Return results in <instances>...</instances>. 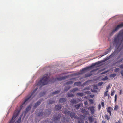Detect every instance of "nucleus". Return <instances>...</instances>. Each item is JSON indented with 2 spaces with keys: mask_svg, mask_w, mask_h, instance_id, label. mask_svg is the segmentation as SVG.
I'll use <instances>...</instances> for the list:
<instances>
[{
  "mask_svg": "<svg viewBox=\"0 0 123 123\" xmlns=\"http://www.w3.org/2000/svg\"><path fill=\"white\" fill-rule=\"evenodd\" d=\"M38 89L37 87L33 91L31 94V95H28L26 97V98L25 99L24 101L22 103V104L20 106L19 109H16L14 112L13 115L12 119L9 122V123H14L15 120V119L17 117L19 113L20 112L21 110L22 109V107H23V105L25 104H26L27 101L29 100L31 98L32 99L36 95V94H35V92Z\"/></svg>",
  "mask_w": 123,
  "mask_h": 123,
  "instance_id": "nucleus-1",
  "label": "nucleus"
},
{
  "mask_svg": "<svg viewBox=\"0 0 123 123\" xmlns=\"http://www.w3.org/2000/svg\"><path fill=\"white\" fill-rule=\"evenodd\" d=\"M113 54H111L109 56L106 58L105 59L103 60L98 61L97 62L93 64L92 65L89 66L87 67L86 68H83L82 69V70L80 71V73H77L74 74V75H79L82 74L84 73L85 71H86L87 70H88L89 69H90L92 68L93 67L95 66L96 65H97L98 66V65L101 63L105 62L107 60L110 59L111 57L112 56Z\"/></svg>",
  "mask_w": 123,
  "mask_h": 123,
  "instance_id": "nucleus-2",
  "label": "nucleus"
},
{
  "mask_svg": "<svg viewBox=\"0 0 123 123\" xmlns=\"http://www.w3.org/2000/svg\"><path fill=\"white\" fill-rule=\"evenodd\" d=\"M123 40V29L119 32L114 40V44H116V47L118 49Z\"/></svg>",
  "mask_w": 123,
  "mask_h": 123,
  "instance_id": "nucleus-3",
  "label": "nucleus"
},
{
  "mask_svg": "<svg viewBox=\"0 0 123 123\" xmlns=\"http://www.w3.org/2000/svg\"><path fill=\"white\" fill-rule=\"evenodd\" d=\"M49 78V76L48 74L44 75L43 77L36 84L35 86H40L41 87L49 83V82L48 81Z\"/></svg>",
  "mask_w": 123,
  "mask_h": 123,
  "instance_id": "nucleus-4",
  "label": "nucleus"
},
{
  "mask_svg": "<svg viewBox=\"0 0 123 123\" xmlns=\"http://www.w3.org/2000/svg\"><path fill=\"white\" fill-rule=\"evenodd\" d=\"M123 26V23L118 25L116 28L113 29L112 32L110 34V36L112 35L113 33L118 30L119 28Z\"/></svg>",
  "mask_w": 123,
  "mask_h": 123,
  "instance_id": "nucleus-5",
  "label": "nucleus"
},
{
  "mask_svg": "<svg viewBox=\"0 0 123 123\" xmlns=\"http://www.w3.org/2000/svg\"><path fill=\"white\" fill-rule=\"evenodd\" d=\"M67 77L66 76H64L63 77L58 78L56 79L52 78L50 81L53 83L56 81H61L65 79Z\"/></svg>",
  "mask_w": 123,
  "mask_h": 123,
  "instance_id": "nucleus-6",
  "label": "nucleus"
},
{
  "mask_svg": "<svg viewBox=\"0 0 123 123\" xmlns=\"http://www.w3.org/2000/svg\"><path fill=\"white\" fill-rule=\"evenodd\" d=\"M91 112V114H93L95 112V107L93 106H91L87 108Z\"/></svg>",
  "mask_w": 123,
  "mask_h": 123,
  "instance_id": "nucleus-7",
  "label": "nucleus"
},
{
  "mask_svg": "<svg viewBox=\"0 0 123 123\" xmlns=\"http://www.w3.org/2000/svg\"><path fill=\"white\" fill-rule=\"evenodd\" d=\"M61 117V114L60 113H58L57 116L56 117H54L53 119H54V121L55 122L59 120V119Z\"/></svg>",
  "mask_w": 123,
  "mask_h": 123,
  "instance_id": "nucleus-8",
  "label": "nucleus"
},
{
  "mask_svg": "<svg viewBox=\"0 0 123 123\" xmlns=\"http://www.w3.org/2000/svg\"><path fill=\"white\" fill-rule=\"evenodd\" d=\"M70 116L72 118H76L78 117L75 113L71 112L70 114Z\"/></svg>",
  "mask_w": 123,
  "mask_h": 123,
  "instance_id": "nucleus-9",
  "label": "nucleus"
},
{
  "mask_svg": "<svg viewBox=\"0 0 123 123\" xmlns=\"http://www.w3.org/2000/svg\"><path fill=\"white\" fill-rule=\"evenodd\" d=\"M31 106L29 105L28 106L26 109L25 111V112L24 116H25L27 113L31 109Z\"/></svg>",
  "mask_w": 123,
  "mask_h": 123,
  "instance_id": "nucleus-10",
  "label": "nucleus"
},
{
  "mask_svg": "<svg viewBox=\"0 0 123 123\" xmlns=\"http://www.w3.org/2000/svg\"><path fill=\"white\" fill-rule=\"evenodd\" d=\"M81 112L86 115H87L89 113V112L85 109L82 108L81 109Z\"/></svg>",
  "mask_w": 123,
  "mask_h": 123,
  "instance_id": "nucleus-11",
  "label": "nucleus"
},
{
  "mask_svg": "<svg viewBox=\"0 0 123 123\" xmlns=\"http://www.w3.org/2000/svg\"><path fill=\"white\" fill-rule=\"evenodd\" d=\"M113 109L110 107H108L107 109V111L110 114L111 116V111H112Z\"/></svg>",
  "mask_w": 123,
  "mask_h": 123,
  "instance_id": "nucleus-12",
  "label": "nucleus"
},
{
  "mask_svg": "<svg viewBox=\"0 0 123 123\" xmlns=\"http://www.w3.org/2000/svg\"><path fill=\"white\" fill-rule=\"evenodd\" d=\"M64 112L65 114L67 115L70 114L71 112L70 111H68L66 109H65L64 111Z\"/></svg>",
  "mask_w": 123,
  "mask_h": 123,
  "instance_id": "nucleus-13",
  "label": "nucleus"
},
{
  "mask_svg": "<svg viewBox=\"0 0 123 123\" xmlns=\"http://www.w3.org/2000/svg\"><path fill=\"white\" fill-rule=\"evenodd\" d=\"M62 106L61 105H56L55 107V109L56 110H58L61 109L62 108Z\"/></svg>",
  "mask_w": 123,
  "mask_h": 123,
  "instance_id": "nucleus-14",
  "label": "nucleus"
},
{
  "mask_svg": "<svg viewBox=\"0 0 123 123\" xmlns=\"http://www.w3.org/2000/svg\"><path fill=\"white\" fill-rule=\"evenodd\" d=\"M66 99L64 98H61L59 100V102L60 103H62L66 101Z\"/></svg>",
  "mask_w": 123,
  "mask_h": 123,
  "instance_id": "nucleus-15",
  "label": "nucleus"
},
{
  "mask_svg": "<svg viewBox=\"0 0 123 123\" xmlns=\"http://www.w3.org/2000/svg\"><path fill=\"white\" fill-rule=\"evenodd\" d=\"M81 83L80 82H75L74 84V85L75 86H80L81 85Z\"/></svg>",
  "mask_w": 123,
  "mask_h": 123,
  "instance_id": "nucleus-16",
  "label": "nucleus"
},
{
  "mask_svg": "<svg viewBox=\"0 0 123 123\" xmlns=\"http://www.w3.org/2000/svg\"><path fill=\"white\" fill-rule=\"evenodd\" d=\"M79 91L78 89L77 88H73L70 90V91L72 92H74Z\"/></svg>",
  "mask_w": 123,
  "mask_h": 123,
  "instance_id": "nucleus-17",
  "label": "nucleus"
},
{
  "mask_svg": "<svg viewBox=\"0 0 123 123\" xmlns=\"http://www.w3.org/2000/svg\"><path fill=\"white\" fill-rule=\"evenodd\" d=\"M40 104L41 102L39 101H38L35 104V105H34V107L35 108L37 106L39 105Z\"/></svg>",
  "mask_w": 123,
  "mask_h": 123,
  "instance_id": "nucleus-18",
  "label": "nucleus"
},
{
  "mask_svg": "<svg viewBox=\"0 0 123 123\" xmlns=\"http://www.w3.org/2000/svg\"><path fill=\"white\" fill-rule=\"evenodd\" d=\"M63 118L64 119L63 121V122H69L70 120V119L69 118L66 119L65 117H63Z\"/></svg>",
  "mask_w": 123,
  "mask_h": 123,
  "instance_id": "nucleus-19",
  "label": "nucleus"
},
{
  "mask_svg": "<svg viewBox=\"0 0 123 123\" xmlns=\"http://www.w3.org/2000/svg\"><path fill=\"white\" fill-rule=\"evenodd\" d=\"M81 105V104L80 103L78 104L77 105H75L74 108H75L77 109H78Z\"/></svg>",
  "mask_w": 123,
  "mask_h": 123,
  "instance_id": "nucleus-20",
  "label": "nucleus"
},
{
  "mask_svg": "<svg viewBox=\"0 0 123 123\" xmlns=\"http://www.w3.org/2000/svg\"><path fill=\"white\" fill-rule=\"evenodd\" d=\"M70 102L71 104H76L77 103L76 100L74 99L71 100Z\"/></svg>",
  "mask_w": 123,
  "mask_h": 123,
  "instance_id": "nucleus-21",
  "label": "nucleus"
},
{
  "mask_svg": "<svg viewBox=\"0 0 123 123\" xmlns=\"http://www.w3.org/2000/svg\"><path fill=\"white\" fill-rule=\"evenodd\" d=\"M23 115V114H22L19 117L18 120L15 123H20L21 122V118Z\"/></svg>",
  "mask_w": 123,
  "mask_h": 123,
  "instance_id": "nucleus-22",
  "label": "nucleus"
},
{
  "mask_svg": "<svg viewBox=\"0 0 123 123\" xmlns=\"http://www.w3.org/2000/svg\"><path fill=\"white\" fill-rule=\"evenodd\" d=\"M88 120L90 122H92L94 120V118H93L91 117H88Z\"/></svg>",
  "mask_w": 123,
  "mask_h": 123,
  "instance_id": "nucleus-23",
  "label": "nucleus"
},
{
  "mask_svg": "<svg viewBox=\"0 0 123 123\" xmlns=\"http://www.w3.org/2000/svg\"><path fill=\"white\" fill-rule=\"evenodd\" d=\"M73 83V82L72 81H69L65 84V85L72 84Z\"/></svg>",
  "mask_w": 123,
  "mask_h": 123,
  "instance_id": "nucleus-24",
  "label": "nucleus"
},
{
  "mask_svg": "<svg viewBox=\"0 0 123 123\" xmlns=\"http://www.w3.org/2000/svg\"><path fill=\"white\" fill-rule=\"evenodd\" d=\"M70 87H71L70 86H68L66 87L64 89V91H67L70 88Z\"/></svg>",
  "mask_w": 123,
  "mask_h": 123,
  "instance_id": "nucleus-25",
  "label": "nucleus"
},
{
  "mask_svg": "<svg viewBox=\"0 0 123 123\" xmlns=\"http://www.w3.org/2000/svg\"><path fill=\"white\" fill-rule=\"evenodd\" d=\"M84 94L83 93H77L76 94V96H83Z\"/></svg>",
  "mask_w": 123,
  "mask_h": 123,
  "instance_id": "nucleus-26",
  "label": "nucleus"
},
{
  "mask_svg": "<svg viewBox=\"0 0 123 123\" xmlns=\"http://www.w3.org/2000/svg\"><path fill=\"white\" fill-rule=\"evenodd\" d=\"M104 116L105 118L106 119H107L108 120H109L110 119V117L106 114Z\"/></svg>",
  "mask_w": 123,
  "mask_h": 123,
  "instance_id": "nucleus-27",
  "label": "nucleus"
},
{
  "mask_svg": "<svg viewBox=\"0 0 123 123\" xmlns=\"http://www.w3.org/2000/svg\"><path fill=\"white\" fill-rule=\"evenodd\" d=\"M67 95L68 97H72L74 96V95L71 93H68L67 94Z\"/></svg>",
  "mask_w": 123,
  "mask_h": 123,
  "instance_id": "nucleus-28",
  "label": "nucleus"
},
{
  "mask_svg": "<svg viewBox=\"0 0 123 123\" xmlns=\"http://www.w3.org/2000/svg\"><path fill=\"white\" fill-rule=\"evenodd\" d=\"M108 92V90H107L104 93V97H106L107 95Z\"/></svg>",
  "mask_w": 123,
  "mask_h": 123,
  "instance_id": "nucleus-29",
  "label": "nucleus"
},
{
  "mask_svg": "<svg viewBox=\"0 0 123 123\" xmlns=\"http://www.w3.org/2000/svg\"><path fill=\"white\" fill-rule=\"evenodd\" d=\"M115 91L114 90L111 91V96H113L114 95Z\"/></svg>",
  "mask_w": 123,
  "mask_h": 123,
  "instance_id": "nucleus-30",
  "label": "nucleus"
},
{
  "mask_svg": "<svg viewBox=\"0 0 123 123\" xmlns=\"http://www.w3.org/2000/svg\"><path fill=\"white\" fill-rule=\"evenodd\" d=\"M44 114V113L43 112H40L38 114V116H42Z\"/></svg>",
  "mask_w": 123,
  "mask_h": 123,
  "instance_id": "nucleus-31",
  "label": "nucleus"
},
{
  "mask_svg": "<svg viewBox=\"0 0 123 123\" xmlns=\"http://www.w3.org/2000/svg\"><path fill=\"white\" fill-rule=\"evenodd\" d=\"M92 75L91 74H85V76L86 77H88Z\"/></svg>",
  "mask_w": 123,
  "mask_h": 123,
  "instance_id": "nucleus-32",
  "label": "nucleus"
},
{
  "mask_svg": "<svg viewBox=\"0 0 123 123\" xmlns=\"http://www.w3.org/2000/svg\"><path fill=\"white\" fill-rule=\"evenodd\" d=\"M60 92V91H59V90H57V91H55L54 92H53L52 93V94H57V93H59Z\"/></svg>",
  "mask_w": 123,
  "mask_h": 123,
  "instance_id": "nucleus-33",
  "label": "nucleus"
},
{
  "mask_svg": "<svg viewBox=\"0 0 123 123\" xmlns=\"http://www.w3.org/2000/svg\"><path fill=\"white\" fill-rule=\"evenodd\" d=\"M110 50L109 49H108L107 50L105 53V54L104 55H106V54L108 53H109V52H110Z\"/></svg>",
  "mask_w": 123,
  "mask_h": 123,
  "instance_id": "nucleus-34",
  "label": "nucleus"
},
{
  "mask_svg": "<svg viewBox=\"0 0 123 123\" xmlns=\"http://www.w3.org/2000/svg\"><path fill=\"white\" fill-rule=\"evenodd\" d=\"M89 101L91 104H92L93 103V100L92 99H89Z\"/></svg>",
  "mask_w": 123,
  "mask_h": 123,
  "instance_id": "nucleus-35",
  "label": "nucleus"
},
{
  "mask_svg": "<svg viewBox=\"0 0 123 123\" xmlns=\"http://www.w3.org/2000/svg\"><path fill=\"white\" fill-rule=\"evenodd\" d=\"M54 102H55L54 101H53L52 100H50L49 101V104H51L52 103H54Z\"/></svg>",
  "mask_w": 123,
  "mask_h": 123,
  "instance_id": "nucleus-36",
  "label": "nucleus"
},
{
  "mask_svg": "<svg viewBox=\"0 0 123 123\" xmlns=\"http://www.w3.org/2000/svg\"><path fill=\"white\" fill-rule=\"evenodd\" d=\"M119 68H116L115 69L114 71L116 72H117L119 71Z\"/></svg>",
  "mask_w": 123,
  "mask_h": 123,
  "instance_id": "nucleus-37",
  "label": "nucleus"
},
{
  "mask_svg": "<svg viewBox=\"0 0 123 123\" xmlns=\"http://www.w3.org/2000/svg\"><path fill=\"white\" fill-rule=\"evenodd\" d=\"M118 106L117 105H115V106L114 109L115 110H117L118 109Z\"/></svg>",
  "mask_w": 123,
  "mask_h": 123,
  "instance_id": "nucleus-38",
  "label": "nucleus"
},
{
  "mask_svg": "<svg viewBox=\"0 0 123 123\" xmlns=\"http://www.w3.org/2000/svg\"><path fill=\"white\" fill-rule=\"evenodd\" d=\"M85 106H86L88 104V102L87 101L84 102V103Z\"/></svg>",
  "mask_w": 123,
  "mask_h": 123,
  "instance_id": "nucleus-39",
  "label": "nucleus"
},
{
  "mask_svg": "<svg viewBox=\"0 0 123 123\" xmlns=\"http://www.w3.org/2000/svg\"><path fill=\"white\" fill-rule=\"evenodd\" d=\"M84 93L87 94H89L90 93V92L89 91H87L85 92Z\"/></svg>",
  "mask_w": 123,
  "mask_h": 123,
  "instance_id": "nucleus-40",
  "label": "nucleus"
},
{
  "mask_svg": "<svg viewBox=\"0 0 123 123\" xmlns=\"http://www.w3.org/2000/svg\"><path fill=\"white\" fill-rule=\"evenodd\" d=\"M108 79V78L107 76H106L104 78H103L102 80H107Z\"/></svg>",
  "mask_w": 123,
  "mask_h": 123,
  "instance_id": "nucleus-41",
  "label": "nucleus"
},
{
  "mask_svg": "<svg viewBox=\"0 0 123 123\" xmlns=\"http://www.w3.org/2000/svg\"><path fill=\"white\" fill-rule=\"evenodd\" d=\"M116 74H112L111 75V76L112 77H114L116 76Z\"/></svg>",
  "mask_w": 123,
  "mask_h": 123,
  "instance_id": "nucleus-42",
  "label": "nucleus"
},
{
  "mask_svg": "<svg viewBox=\"0 0 123 123\" xmlns=\"http://www.w3.org/2000/svg\"><path fill=\"white\" fill-rule=\"evenodd\" d=\"M110 85H108V87H106V90H108V89H109L110 88Z\"/></svg>",
  "mask_w": 123,
  "mask_h": 123,
  "instance_id": "nucleus-43",
  "label": "nucleus"
},
{
  "mask_svg": "<svg viewBox=\"0 0 123 123\" xmlns=\"http://www.w3.org/2000/svg\"><path fill=\"white\" fill-rule=\"evenodd\" d=\"M103 83L102 82H101L99 83L98 85L99 86H101L103 84Z\"/></svg>",
  "mask_w": 123,
  "mask_h": 123,
  "instance_id": "nucleus-44",
  "label": "nucleus"
},
{
  "mask_svg": "<svg viewBox=\"0 0 123 123\" xmlns=\"http://www.w3.org/2000/svg\"><path fill=\"white\" fill-rule=\"evenodd\" d=\"M104 102H101V105H102V106L103 107H104Z\"/></svg>",
  "mask_w": 123,
  "mask_h": 123,
  "instance_id": "nucleus-45",
  "label": "nucleus"
},
{
  "mask_svg": "<svg viewBox=\"0 0 123 123\" xmlns=\"http://www.w3.org/2000/svg\"><path fill=\"white\" fill-rule=\"evenodd\" d=\"M121 73L123 77V70L121 71Z\"/></svg>",
  "mask_w": 123,
  "mask_h": 123,
  "instance_id": "nucleus-46",
  "label": "nucleus"
},
{
  "mask_svg": "<svg viewBox=\"0 0 123 123\" xmlns=\"http://www.w3.org/2000/svg\"><path fill=\"white\" fill-rule=\"evenodd\" d=\"M121 68H123V64L121 65L120 66Z\"/></svg>",
  "mask_w": 123,
  "mask_h": 123,
  "instance_id": "nucleus-47",
  "label": "nucleus"
},
{
  "mask_svg": "<svg viewBox=\"0 0 123 123\" xmlns=\"http://www.w3.org/2000/svg\"><path fill=\"white\" fill-rule=\"evenodd\" d=\"M90 97L92 98H93V97H94V95H90Z\"/></svg>",
  "mask_w": 123,
  "mask_h": 123,
  "instance_id": "nucleus-48",
  "label": "nucleus"
},
{
  "mask_svg": "<svg viewBox=\"0 0 123 123\" xmlns=\"http://www.w3.org/2000/svg\"><path fill=\"white\" fill-rule=\"evenodd\" d=\"M88 89H89V88H85L84 89V90H88Z\"/></svg>",
  "mask_w": 123,
  "mask_h": 123,
  "instance_id": "nucleus-49",
  "label": "nucleus"
},
{
  "mask_svg": "<svg viewBox=\"0 0 123 123\" xmlns=\"http://www.w3.org/2000/svg\"><path fill=\"white\" fill-rule=\"evenodd\" d=\"M94 88L95 89H97V86H94Z\"/></svg>",
  "mask_w": 123,
  "mask_h": 123,
  "instance_id": "nucleus-50",
  "label": "nucleus"
},
{
  "mask_svg": "<svg viewBox=\"0 0 123 123\" xmlns=\"http://www.w3.org/2000/svg\"><path fill=\"white\" fill-rule=\"evenodd\" d=\"M106 73V72H104L101 73L102 74H105Z\"/></svg>",
  "mask_w": 123,
  "mask_h": 123,
  "instance_id": "nucleus-51",
  "label": "nucleus"
},
{
  "mask_svg": "<svg viewBox=\"0 0 123 123\" xmlns=\"http://www.w3.org/2000/svg\"><path fill=\"white\" fill-rule=\"evenodd\" d=\"M115 98H117V95L116 94L115 96Z\"/></svg>",
  "mask_w": 123,
  "mask_h": 123,
  "instance_id": "nucleus-52",
  "label": "nucleus"
},
{
  "mask_svg": "<svg viewBox=\"0 0 123 123\" xmlns=\"http://www.w3.org/2000/svg\"><path fill=\"white\" fill-rule=\"evenodd\" d=\"M102 123H106V122L105 121H102Z\"/></svg>",
  "mask_w": 123,
  "mask_h": 123,
  "instance_id": "nucleus-53",
  "label": "nucleus"
},
{
  "mask_svg": "<svg viewBox=\"0 0 123 123\" xmlns=\"http://www.w3.org/2000/svg\"><path fill=\"white\" fill-rule=\"evenodd\" d=\"M122 59H121V60L120 61H119V62H121L122 61Z\"/></svg>",
  "mask_w": 123,
  "mask_h": 123,
  "instance_id": "nucleus-54",
  "label": "nucleus"
},
{
  "mask_svg": "<svg viewBox=\"0 0 123 123\" xmlns=\"http://www.w3.org/2000/svg\"><path fill=\"white\" fill-rule=\"evenodd\" d=\"M96 91L95 90H93V91H92V92H96Z\"/></svg>",
  "mask_w": 123,
  "mask_h": 123,
  "instance_id": "nucleus-55",
  "label": "nucleus"
},
{
  "mask_svg": "<svg viewBox=\"0 0 123 123\" xmlns=\"http://www.w3.org/2000/svg\"><path fill=\"white\" fill-rule=\"evenodd\" d=\"M115 123H121L120 121H118V122H116Z\"/></svg>",
  "mask_w": 123,
  "mask_h": 123,
  "instance_id": "nucleus-56",
  "label": "nucleus"
},
{
  "mask_svg": "<svg viewBox=\"0 0 123 123\" xmlns=\"http://www.w3.org/2000/svg\"><path fill=\"white\" fill-rule=\"evenodd\" d=\"M78 123H81V122H80V121H78Z\"/></svg>",
  "mask_w": 123,
  "mask_h": 123,
  "instance_id": "nucleus-57",
  "label": "nucleus"
},
{
  "mask_svg": "<svg viewBox=\"0 0 123 123\" xmlns=\"http://www.w3.org/2000/svg\"><path fill=\"white\" fill-rule=\"evenodd\" d=\"M116 100H117V98H115L114 101H115V102L116 101Z\"/></svg>",
  "mask_w": 123,
  "mask_h": 123,
  "instance_id": "nucleus-58",
  "label": "nucleus"
},
{
  "mask_svg": "<svg viewBox=\"0 0 123 123\" xmlns=\"http://www.w3.org/2000/svg\"><path fill=\"white\" fill-rule=\"evenodd\" d=\"M85 123H89L88 122L86 121L85 122Z\"/></svg>",
  "mask_w": 123,
  "mask_h": 123,
  "instance_id": "nucleus-59",
  "label": "nucleus"
},
{
  "mask_svg": "<svg viewBox=\"0 0 123 123\" xmlns=\"http://www.w3.org/2000/svg\"><path fill=\"white\" fill-rule=\"evenodd\" d=\"M121 91H120V93H121Z\"/></svg>",
  "mask_w": 123,
  "mask_h": 123,
  "instance_id": "nucleus-60",
  "label": "nucleus"
},
{
  "mask_svg": "<svg viewBox=\"0 0 123 123\" xmlns=\"http://www.w3.org/2000/svg\"><path fill=\"white\" fill-rule=\"evenodd\" d=\"M122 48H123V47H122V48L121 49H122Z\"/></svg>",
  "mask_w": 123,
  "mask_h": 123,
  "instance_id": "nucleus-61",
  "label": "nucleus"
},
{
  "mask_svg": "<svg viewBox=\"0 0 123 123\" xmlns=\"http://www.w3.org/2000/svg\"><path fill=\"white\" fill-rule=\"evenodd\" d=\"M122 48H123V47H122V48L121 49H122Z\"/></svg>",
  "mask_w": 123,
  "mask_h": 123,
  "instance_id": "nucleus-62",
  "label": "nucleus"
},
{
  "mask_svg": "<svg viewBox=\"0 0 123 123\" xmlns=\"http://www.w3.org/2000/svg\"><path fill=\"white\" fill-rule=\"evenodd\" d=\"M72 79H70V80H72Z\"/></svg>",
  "mask_w": 123,
  "mask_h": 123,
  "instance_id": "nucleus-63",
  "label": "nucleus"
},
{
  "mask_svg": "<svg viewBox=\"0 0 123 123\" xmlns=\"http://www.w3.org/2000/svg\"><path fill=\"white\" fill-rule=\"evenodd\" d=\"M94 123H96L95 122Z\"/></svg>",
  "mask_w": 123,
  "mask_h": 123,
  "instance_id": "nucleus-64",
  "label": "nucleus"
}]
</instances>
